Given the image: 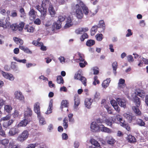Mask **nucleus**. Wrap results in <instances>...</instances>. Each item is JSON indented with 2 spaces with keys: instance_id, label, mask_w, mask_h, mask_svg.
<instances>
[{
  "instance_id": "f257e3e1",
  "label": "nucleus",
  "mask_w": 148,
  "mask_h": 148,
  "mask_svg": "<svg viewBox=\"0 0 148 148\" xmlns=\"http://www.w3.org/2000/svg\"><path fill=\"white\" fill-rule=\"evenodd\" d=\"M48 7V10L50 15L53 17L56 14V12L52 4L49 1V0H43L41 6L37 5L36 8L41 13L40 18L44 20L45 18L47 12V8Z\"/></svg>"
},
{
  "instance_id": "f03ea898",
  "label": "nucleus",
  "mask_w": 148,
  "mask_h": 148,
  "mask_svg": "<svg viewBox=\"0 0 148 148\" xmlns=\"http://www.w3.org/2000/svg\"><path fill=\"white\" fill-rule=\"evenodd\" d=\"M51 24V21H49L45 24V26L47 27V30L49 32L53 31L56 29H59L61 28L60 24H58L56 23H54L52 25Z\"/></svg>"
},
{
  "instance_id": "7ed1b4c3",
  "label": "nucleus",
  "mask_w": 148,
  "mask_h": 148,
  "mask_svg": "<svg viewBox=\"0 0 148 148\" xmlns=\"http://www.w3.org/2000/svg\"><path fill=\"white\" fill-rule=\"evenodd\" d=\"M75 14L76 17L78 19H81L83 16V14L82 10L79 5V4L75 5Z\"/></svg>"
},
{
  "instance_id": "20e7f679",
  "label": "nucleus",
  "mask_w": 148,
  "mask_h": 148,
  "mask_svg": "<svg viewBox=\"0 0 148 148\" xmlns=\"http://www.w3.org/2000/svg\"><path fill=\"white\" fill-rule=\"evenodd\" d=\"M28 132L26 130H24L20 134L17 138V140L21 142H23L28 137Z\"/></svg>"
},
{
  "instance_id": "39448f33",
  "label": "nucleus",
  "mask_w": 148,
  "mask_h": 148,
  "mask_svg": "<svg viewBox=\"0 0 148 148\" xmlns=\"http://www.w3.org/2000/svg\"><path fill=\"white\" fill-rule=\"evenodd\" d=\"M9 20V17H7L5 19H0V27H3L5 29L7 28L10 25Z\"/></svg>"
},
{
  "instance_id": "423d86ee",
  "label": "nucleus",
  "mask_w": 148,
  "mask_h": 148,
  "mask_svg": "<svg viewBox=\"0 0 148 148\" xmlns=\"http://www.w3.org/2000/svg\"><path fill=\"white\" fill-rule=\"evenodd\" d=\"M15 98L21 101L25 102V97L22 92L20 91H16L14 93Z\"/></svg>"
},
{
  "instance_id": "0eeeda50",
  "label": "nucleus",
  "mask_w": 148,
  "mask_h": 148,
  "mask_svg": "<svg viewBox=\"0 0 148 148\" xmlns=\"http://www.w3.org/2000/svg\"><path fill=\"white\" fill-rule=\"evenodd\" d=\"M18 128L19 127H16V125L12 127L8 132L9 135L10 136H13L20 133V130L18 129Z\"/></svg>"
},
{
  "instance_id": "6e6552de",
  "label": "nucleus",
  "mask_w": 148,
  "mask_h": 148,
  "mask_svg": "<svg viewBox=\"0 0 148 148\" xmlns=\"http://www.w3.org/2000/svg\"><path fill=\"white\" fill-rule=\"evenodd\" d=\"M1 74L4 78L10 81H13L14 79V77L12 74L5 72L3 71L1 72Z\"/></svg>"
},
{
  "instance_id": "1a4fd4ad",
  "label": "nucleus",
  "mask_w": 148,
  "mask_h": 148,
  "mask_svg": "<svg viewBox=\"0 0 148 148\" xmlns=\"http://www.w3.org/2000/svg\"><path fill=\"white\" fill-rule=\"evenodd\" d=\"M77 2L82 8L84 14L86 15H87L89 13V10L88 8L80 0H77Z\"/></svg>"
},
{
  "instance_id": "9d476101",
  "label": "nucleus",
  "mask_w": 148,
  "mask_h": 148,
  "mask_svg": "<svg viewBox=\"0 0 148 148\" xmlns=\"http://www.w3.org/2000/svg\"><path fill=\"white\" fill-rule=\"evenodd\" d=\"M119 105L121 107L125 108L126 107L127 103L126 100L125 99H121L118 98L116 99Z\"/></svg>"
},
{
  "instance_id": "9b49d317",
  "label": "nucleus",
  "mask_w": 148,
  "mask_h": 148,
  "mask_svg": "<svg viewBox=\"0 0 148 148\" xmlns=\"http://www.w3.org/2000/svg\"><path fill=\"white\" fill-rule=\"evenodd\" d=\"M74 77L75 79L81 81L84 86H86V79L84 77L82 76L79 74H75Z\"/></svg>"
},
{
  "instance_id": "f8f14e48",
  "label": "nucleus",
  "mask_w": 148,
  "mask_h": 148,
  "mask_svg": "<svg viewBox=\"0 0 148 148\" xmlns=\"http://www.w3.org/2000/svg\"><path fill=\"white\" fill-rule=\"evenodd\" d=\"M99 125L96 122H92L90 125L91 130L93 132H96L99 131Z\"/></svg>"
},
{
  "instance_id": "ddd939ff",
  "label": "nucleus",
  "mask_w": 148,
  "mask_h": 148,
  "mask_svg": "<svg viewBox=\"0 0 148 148\" xmlns=\"http://www.w3.org/2000/svg\"><path fill=\"white\" fill-rule=\"evenodd\" d=\"M72 16H69L67 18L66 23L64 26L65 28H69L73 25Z\"/></svg>"
},
{
  "instance_id": "4468645a",
  "label": "nucleus",
  "mask_w": 148,
  "mask_h": 148,
  "mask_svg": "<svg viewBox=\"0 0 148 148\" xmlns=\"http://www.w3.org/2000/svg\"><path fill=\"white\" fill-rule=\"evenodd\" d=\"M123 116L129 122H131L133 119H135V117L131 113H125L123 114Z\"/></svg>"
},
{
  "instance_id": "2eb2a0df",
  "label": "nucleus",
  "mask_w": 148,
  "mask_h": 148,
  "mask_svg": "<svg viewBox=\"0 0 148 148\" xmlns=\"http://www.w3.org/2000/svg\"><path fill=\"white\" fill-rule=\"evenodd\" d=\"M99 131L106 132L108 133H111L112 131L111 129L105 127L104 125H99Z\"/></svg>"
},
{
  "instance_id": "dca6fc26",
  "label": "nucleus",
  "mask_w": 148,
  "mask_h": 148,
  "mask_svg": "<svg viewBox=\"0 0 148 148\" xmlns=\"http://www.w3.org/2000/svg\"><path fill=\"white\" fill-rule=\"evenodd\" d=\"M34 110L37 115L40 114V104L38 102L35 103L34 105Z\"/></svg>"
},
{
  "instance_id": "f3484780",
  "label": "nucleus",
  "mask_w": 148,
  "mask_h": 148,
  "mask_svg": "<svg viewBox=\"0 0 148 148\" xmlns=\"http://www.w3.org/2000/svg\"><path fill=\"white\" fill-rule=\"evenodd\" d=\"M53 100L51 99L49 103V106L47 111L45 112V114H49L52 112L53 110Z\"/></svg>"
},
{
  "instance_id": "a211bd4d",
  "label": "nucleus",
  "mask_w": 148,
  "mask_h": 148,
  "mask_svg": "<svg viewBox=\"0 0 148 148\" xmlns=\"http://www.w3.org/2000/svg\"><path fill=\"white\" fill-rule=\"evenodd\" d=\"M93 101V100L90 98H86L85 100V105L87 108H90Z\"/></svg>"
},
{
  "instance_id": "6ab92c4d",
  "label": "nucleus",
  "mask_w": 148,
  "mask_h": 148,
  "mask_svg": "<svg viewBox=\"0 0 148 148\" xmlns=\"http://www.w3.org/2000/svg\"><path fill=\"white\" fill-rule=\"evenodd\" d=\"M29 122V121L27 119L25 118V119L21 121L16 125V127H25L26 126Z\"/></svg>"
},
{
  "instance_id": "aec40b11",
  "label": "nucleus",
  "mask_w": 148,
  "mask_h": 148,
  "mask_svg": "<svg viewBox=\"0 0 148 148\" xmlns=\"http://www.w3.org/2000/svg\"><path fill=\"white\" fill-rule=\"evenodd\" d=\"M97 26L98 28L101 29V32H104L106 28L105 25L103 20H101L99 21Z\"/></svg>"
},
{
  "instance_id": "412c9836",
  "label": "nucleus",
  "mask_w": 148,
  "mask_h": 148,
  "mask_svg": "<svg viewBox=\"0 0 148 148\" xmlns=\"http://www.w3.org/2000/svg\"><path fill=\"white\" fill-rule=\"evenodd\" d=\"M74 105V110L76 111L77 110V107L80 104V99L78 97H75Z\"/></svg>"
},
{
  "instance_id": "4be33fe9",
  "label": "nucleus",
  "mask_w": 148,
  "mask_h": 148,
  "mask_svg": "<svg viewBox=\"0 0 148 148\" xmlns=\"http://www.w3.org/2000/svg\"><path fill=\"white\" fill-rule=\"evenodd\" d=\"M139 107L134 106L132 107V109L137 116H140L141 115V112L138 108Z\"/></svg>"
},
{
  "instance_id": "5701e85b",
  "label": "nucleus",
  "mask_w": 148,
  "mask_h": 148,
  "mask_svg": "<svg viewBox=\"0 0 148 148\" xmlns=\"http://www.w3.org/2000/svg\"><path fill=\"white\" fill-rule=\"evenodd\" d=\"M139 107L134 106L132 107V109L137 116H140L141 115V112L138 108Z\"/></svg>"
},
{
  "instance_id": "b1692460",
  "label": "nucleus",
  "mask_w": 148,
  "mask_h": 148,
  "mask_svg": "<svg viewBox=\"0 0 148 148\" xmlns=\"http://www.w3.org/2000/svg\"><path fill=\"white\" fill-rule=\"evenodd\" d=\"M135 93L136 95L143 98L145 96V92L143 90L137 89L135 92Z\"/></svg>"
},
{
  "instance_id": "393cba45",
  "label": "nucleus",
  "mask_w": 148,
  "mask_h": 148,
  "mask_svg": "<svg viewBox=\"0 0 148 148\" xmlns=\"http://www.w3.org/2000/svg\"><path fill=\"white\" fill-rule=\"evenodd\" d=\"M32 44L36 46H41L40 49L42 51H45L46 49V47L43 45L42 44L36 41H34Z\"/></svg>"
},
{
  "instance_id": "a878e982",
  "label": "nucleus",
  "mask_w": 148,
  "mask_h": 148,
  "mask_svg": "<svg viewBox=\"0 0 148 148\" xmlns=\"http://www.w3.org/2000/svg\"><path fill=\"white\" fill-rule=\"evenodd\" d=\"M12 110V108L11 105H6L4 106V111L8 113H10Z\"/></svg>"
},
{
  "instance_id": "bb28decb",
  "label": "nucleus",
  "mask_w": 148,
  "mask_h": 148,
  "mask_svg": "<svg viewBox=\"0 0 148 148\" xmlns=\"http://www.w3.org/2000/svg\"><path fill=\"white\" fill-rule=\"evenodd\" d=\"M37 116L39 119L40 124L43 125L46 124L44 118L40 114L37 115Z\"/></svg>"
},
{
  "instance_id": "cd10ccee",
  "label": "nucleus",
  "mask_w": 148,
  "mask_h": 148,
  "mask_svg": "<svg viewBox=\"0 0 148 148\" xmlns=\"http://www.w3.org/2000/svg\"><path fill=\"white\" fill-rule=\"evenodd\" d=\"M14 121L11 119L8 121H4L3 123V126L5 128H7Z\"/></svg>"
},
{
  "instance_id": "c85d7f7f",
  "label": "nucleus",
  "mask_w": 148,
  "mask_h": 148,
  "mask_svg": "<svg viewBox=\"0 0 148 148\" xmlns=\"http://www.w3.org/2000/svg\"><path fill=\"white\" fill-rule=\"evenodd\" d=\"M32 114V111L30 108H27V110L25 113V118L27 119V117H30Z\"/></svg>"
},
{
  "instance_id": "c756f323",
  "label": "nucleus",
  "mask_w": 148,
  "mask_h": 148,
  "mask_svg": "<svg viewBox=\"0 0 148 148\" xmlns=\"http://www.w3.org/2000/svg\"><path fill=\"white\" fill-rule=\"evenodd\" d=\"M29 15L30 18L34 19L36 17V12L33 9H31L29 12Z\"/></svg>"
},
{
  "instance_id": "7c9ffc66",
  "label": "nucleus",
  "mask_w": 148,
  "mask_h": 148,
  "mask_svg": "<svg viewBox=\"0 0 148 148\" xmlns=\"http://www.w3.org/2000/svg\"><path fill=\"white\" fill-rule=\"evenodd\" d=\"M110 82V78L107 79L106 80L104 81L102 83V86L104 88H106L108 86Z\"/></svg>"
},
{
  "instance_id": "2f4dec72",
  "label": "nucleus",
  "mask_w": 148,
  "mask_h": 148,
  "mask_svg": "<svg viewBox=\"0 0 148 148\" xmlns=\"http://www.w3.org/2000/svg\"><path fill=\"white\" fill-rule=\"evenodd\" d=\"M125 80L124 79L122 78L120 79L119 80L118 84V87L120 88H124L125 86Z\"/></svg>"
},
{
  "instance_id": "473e14b6",
  "label": "nucleus",
  "mask_w": 148,
  "mask_h": 148,
  "mask_svg": "<svg viewBox=\"0 0 148 148\" xmlns=\"http://www.w3.org/2000/svg\"><path fill=\"white\" fill-rule=\"evenodd\" d=\"M9 146L11 147L10 148H20V146L18 145H15V141L13 140L10 141Z\"/></svg>"
},
{
  "instance_id": "72a5a7b5",
  "label": "nucleus",
  "mask_w": 148,
  "mask_h": 148,
  "mask_svg": "<svg viewBox=\"0 0 148 148\" xmlns=\"http://www.w3.org/2000/svg\"><path fill=\"white\" fill-rule=\"evenodd\" d=\"M66 17L64 15H60L58 16V20L57 23H56L58 24H60L61 26V22L64 21Z\"/></svg>"
},
{
  "instance_id": "f704fd0d",
  "label": "nucleus",
  "mask_w": 148,
  "mask_h": 148,
  "mask_svg": "<svg viewBox=\"0 0 148 148\" xmlns=\"http://www.w3.org/2000/svg\"><path fill=\"white\" fill-rule=\"evenodd\" d=\"M115 139L112 137H110L108 138V139L107 140V143L111 145H113L115 142Z\"/></svg>"
},
{
  "instance_id": "c9c22d12",
  "label": "nucleus",
  "mask_w": 148,
  "mask_h": 148,
  "mask_svg": "<svg viewBox=\"0 0 148 148\" xmlns=\"http://www.w3.org/2000/svg\"><path fill=\"white\" fill-rule=\"evenodd\" d=\"M13 40L17 44H19L20 45H22L23 43V40L18 38L14 37L13 38Z\"/></svg>"
},
{
  "instance_id": "e433bc0d",
  "label": "nucleus",
  "mask_w": 148,
  "mask_h": 148,
  "mask_svg": "<svg viewBox=\"0 0 148 148\" xmlns=\"http://www.w3.org/2000/svg\"><path fill=\"white\" fill-rule=\"evenodd\" d=\"M98 27L97 25H95L92 26L91 30V34L92 36L95 35L97 31Z\"/></svg>"
},
{
  "instance_id": "4c0bfd02",
  "label": "nucleus",
  "mask_w": 148,
  "mask_h": 148,
  "mask_svg": "<svg viewBox=\"0 0 148 148\" xmlns=\"http://www.w3.org/2000/svg\"><path fill=\"white\" fill-rule=\"evenodd\" d=\"M9 140L8 139H4L3 140L0 139V145L2 144L5 146H6L8 143H9Z\"/></svg>"
},
{
  "instance_id": "58836bf2",
  "label": "nucleus",
  "mask_w": 148,
  "mask_h": 148,
  "mask_svg": "<svg viewBox=\"0 0 148 148\" xmlns=\"http://www.w3.org/2000/svg\"><path fill=\"white\" fill-rule=\"evenodd\" d=\"M134 101L135 103L136 107H139L140 105V99L137 97H135L134 98Z\"/></svg>"
},
{
  "instance_id": "ea45409f",
  "label": "nucleus",
  "mask_w": 148,
  "mask_h": 148,
  "mask_svg": "<svg viewBox=\"0 0 148 148\" xmlns=\"http://www.w3.org/2000/svg\"><path fill=\"white\" fill-rule=\"evenodd\" d=\"M90 142L91 144L92 145V146H94L95 147H98L100 146L98 142L94 139H91Z\"/></svg>"
},
{
  "instance_id": "a19ab883",
  "label": "nucleus",
  "mask_w": 148,
  "mask_h": 148,
  "mask_svg": "<svg viewBox=\"0 0 148 148\" xmlns=\"http://www.w3.org/2000/svg\"><path fill=\"white\" fill-rule=\"evenodd\" d=\"M114 119H111L110 118H108L106 119L105 121V123L108 125L110 126H111L112 124V121L114 122Z\"/></svg>"
},
{
  "instance_id": "79ce46f5",
  "label": "nucleus",
  "mask_w": 148,
  "mask_h": 148,
  "mask_svg": "<svg viewBox=\"0 0 148 148\" xmlns=\"http://www.w3.org/2000/svg\"><path fill=\"white\" fill-rule=\"evenodd\" d=\"M95 42L93 40H88L86 42V45L88 47H90L95 44Z\"/></svg>"
},
{
  "instance_id": "37998d69",
  "label": "nucleus",
  "mask_w": 148,
  "mask_h": 148,
  "mask_svg": "<svg viewBox=\"0 0 148 148\" xmlns=\"http://www.w3.org/2000/svg\"><path fill=\"white\" fill-rule=\"evenodd\" d=\"M13 59L14 60H15L16 61L18 62L22 63L23 64H25V63H26L27 62L26 60L25 59H24L23 60H20L18 58L15 57H13Z\"/></svg>"
},
{
  "instance_id": "c03bdc74",
  "label": "nucleus",
  "mask_w": 148,
  "mask_h": 148,
  "mask_svg": "<svg viewBox=\"0 0 148 148\" xmlns=\"http://www.w3.org/2000/svg\"><path fill=\"white\" fill-rule=\"evenodd\" d=\"M1 13L3 15H7L8 17L10 14V12L9 10H7L6 11L5 9H2L1 11Z\"/></svg>"
},
{
  "instance_id": "a18cd8bd",
  "label": "nucleus",
  "mask_w": 148,
  "mask_h": 148,
  "mask_svg": "<svg viewBox=\"0 0 148 148\" xmlns=\"http://www.w3.org/2000/svg\"><path fill=\"white\" fill-rule=\"evenodd\" d=\"M16 62H12L11 63V67L13 70L17 71L18 70V67L17 66L16 64Z\"/></svg>"
},
{
  "instance_id": "49530a36",
  "label": "nucleus",
  "mask_w": 148,
  "mask_h": 148,
  "mask_svg": "<svg viewBox=\"0 0 148 148\" xmlns=\"http://www.w3.org/2000/svg\"><path fill=\"white\" fill-rule=\"evenodd\" d=\"M112 66L114 73V74L115 75H116V69H117V62H114L112 64Z\"/></svg>"
},
{
  "instance_id": "de8ad7c7",
  "label": "nucleus",
  "mask_w": 148,
  "mask_h": 148,
  "mask_svg": "<svg viewBox=\"0 0 148 148\" xmlns=\"http://www.w3.org/2000/svg\"><path fill=\"white\" fill-rule=\"evenodd\" d=\"M57 81L58 84H63L64 82L63 78L60 75L58 76L57 77Z\"/></svg>"
},
{
  "instance_id": "09e8293b",
  "label": "nucleus",
  "mask_w": 148,
  "mask_h": 148,
  "mask_svg": "<svg viewBox=\"0 0 148 148\" xmlns=\"http://www.w3.org/2000/svg\"><path fill=\"white\" fill-rule=\"evenodd\" d=\"M68 120L67 118L65 117L63 120V126L64 129H66L68 127Z\"/></svg>"
},
{
  "instance_id": "8fccbe9b",
  "label": "nucleus",
  "mask_w": 148,
  "mask_h": 148,
  "mask_svg": "<svg viewBox=\"0 0 148 148\" xmlns=\"http://www.w3.org/2000/svg\"><path fill=\"white\" fill-rule=\"evenodd\" d=\"M129 141L131 143H133L136 141L135 138L134 136L130 135L128 136Z\"/></svg>"
},
{
  "instance_id": "3c124183",
  "label": "nucleus",
  "mask_w": 148,
  "mask_h": 148,
  "mask_svg": "<svg viewBox=\"0 0 148 148\" xmlns=\"http://www.w3.org/2000/svg\"><path fill=\"white\" fill-rule=\"evenodd\" d=\"M136 123L138 125L141 126H144L145 124L144 121L140 119L137 120Z\"/></svg>"
},
{
  "instance_id": "603ef678",
  "label": "nucleus",
  "mask_w": 148,
  "mask_h": 148,
  "mask_svg": "<svg viewBox=\"0 0 148 148\" xmlns=\"http://www.w3.org/2000/svg\"><path fill=\"white\" fill-rule=\"evenodd\" d=\"M24 29L27 30V32L30 33L33 32L34 31V28L32 26H29L25 27Z\"/></svg>"
},
{
  "instance_id": "864d4df0",
  "label": "nucleus",
  "mask_w": 148,
  "mask_h": 148,
  "mask_svg": "<svg viewBox=\"0 0 148 148\" xmlns=\"http://www.w3.org/2000/svg\"><path fill=\"white\" fill-rule=\"evenodd\" d=\"M116 118L118 121H119L121 123V125L123 126L124 125V123H123V121L122 119V117L119 115H117L116 116Z\"/></svg>"
},
{
  "instance_id": "5fc2aeb1",
  "label": "nucleus",
  "mask_w": 148,
  "mask_h": 148,
  "mask_svg": "<svg viewBox=\"0 0 148 148\" xmlns=\"http://www.w3.org/2000/svg\"><path fill=\"white\" fill-rule=\"evenodd\" d=\"M24 25L23 22H22L19 23L18 25H17V27L19 31H21L23 29Z\"/></svg>"
},
{
  "instance_id": "6e6d98bb",
  "label": "nucleus",
  "mask_w": 148,
  "mask_h": 148,
  "mask_svg": "<svg viewBox=\"0 0 148 148\" xmlns=\"http://www.w3.org/2000/svg\"><path fill=\"white\" fill-rule=\"evenodd\" d=\"M68 103L67 101H62L61 102V108H62L64 107H66L68 106Z\"/></svg>"
},
{
  "instance_id": "4d7b16f0",
  "label": "nucleus",
  "mask_w": 148,
  "mask_h": 148,
  "mask_svg": "<svg viewBox=\"0 0 148 148\" xmlns=\"http://www.w3.org/2000/svg\"><path fill=\"white\" fill-rule=\"evenodd\" d=\"M10 16L13 18H14L17 17V14L16 11V10H12L11 12V14L10 13Z\"/></svg>"
},
{
  "instance_id": "13d9d810",
  "label": "nucleus",
  "mask_w": 148,
  "mask_h": 148,
  "mask_svg": "<svg viewBox=\"0 0 148 148\" xmlns=\"http://www.w3.org/2000/svg\"><path fill=\"white\" fill-rule=\"evenodd\" d=\"M11 116L10 115H7L5 116L2 118L0 119V121H7L10 118Z\"/></svg>"
},
{
  "instance_id": "bf43d9fd",
  "label": "nucleus",
  "mask_w": 148,
  "mask_h": 148,
  "mask_svg": "<svg viewBox=\"0 0 148 148\" xmlns=\"http://www.w3.org/2000/svg\"><path fill=\"white\" fill-rule=\"evenodd\" d=\"M19 12L20 13V17H23L25 16L26 14L25 13L24 10L23 8H20L19 10Z\"/></svg>"
},
{
  "instance_id": "052dcab7",
  "label": "nucleus",
  "mask_w": 148,
  "mask_h": 148,
  "mask_svg": "<svg viewBox=\"0 0 148 148\" xmlns=\"http://www.w3.org/2000/svg\"><path fill=\"white\" fill-rule=\"evenodd\" d=\"M95 37L97 40L98 41H101L103 39V35L101 34H97Z\"/></svg>"
},
{
  "instance_id": "680f3d73",
  "label": "nucleus",
  "mask_w": 148,
  "mask_h": 148,
  "mask_svg": "<svg viewBox=\"0 0 148 148\" xmlns=\"http://www.w3.org/2000/svg\"><path fill=\"white\" fill-rule=\"evenodd\" d=\"M10 27L11 29L13 31H16L18 29V27H17V25L16 24H12V25H10Z\"/></svg>"
},
{
  "instance_id": "e2e57ef3",
  "label": "nucleus",
  "mask_w": 148,
  "mask_h": 148,
  "mask_svg": "<svg viewBox=\"0 0 148 148\" xmlns=\"http://www.w3.org/2000/svg\"><path fill=\"white\" fill-rule=\"evenodd\" d=\"M88 38V35L86 33H84L82 35L80 38L81 41H83L85 39Z\"/></svg>"
},
{
  "instance_id": "0e129e2a",
  "label": "nucleus",
  "mask_w": 148,
  "mask_h": 148,
  "mask_svg": "<svg viewBox=\"0 0 148 148\" xmlns=\"http://www.w3.org/2000/svg\"><path fill=\"white\" fill-rule=\"evenodd\" d=\"M92 70L94 72L93 74L94 75H97L99 73L98 68L97 67H95L92 68Z\"/></svg>"
},
{
  "instance_id": "69168bd1",
  "label": "nucleus",
  "mask_w": 148,
  "mask_h": 148,
  "mask_svg": "<svg viewBox=\"0 0 148 148\" xmlns=\"http://www.w3.org/2000/svg\"><path fill=\"white\" fill-rule=\"evenodd\" d=\"M97 77L96 76H95L94 77V81L93 82V84L94 85H96V83H97V84H98L99 83V82L97 79Z\"/></svg>"
},
{
  "instance_id": "338daca9",
  "label": "nucleus",
  "mask_w": 148,
  "mask_h": 148,
  "mask_svg": "<svg viewBox=\"0 0 148 148\" xmlns=\"http://www.w3.org/2000/svg\"><path fill=\"white\" fill-rule=\"evenodd\" d=\"M58 60H59L60 62L63 64L65 62V59L63 56H60L58 58Z\"/></svg>"
},
{
  "instance_id": "774afa93",
  "label": "nucleus",
  "mask_w": 148,
  "mask_h": 148,
  "mask_svg": "<svg viewBox=\"0 0 148 148\" xmlns=\"http://www.w3.org/2000/svg\"><path fill=\"white\" fill-rule=\"evenodd\" d=\"M132 34L133 33L132 32L131 30L130 29H128L127 31V34L126 35V37H129L132 35Z\"/></svg>"
}]
</instances>
